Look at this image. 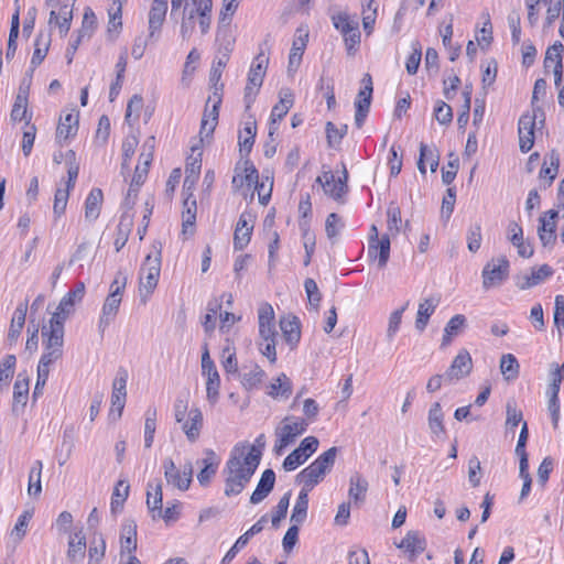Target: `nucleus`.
<instances>
[{
    "instance_id": "nucleus-1",
    "label": "nucleus",
    "mask_w": 564,
    "mask_h": 564,
    "mask_svg": "<svg viewBox=\"0 0 564 564\" xmlns=\"http://www.w3.org/2000/svg\"><path fill=\"white\" fill-rule=\"evenodd\" d=\"M247 446L236 445L226 462L223 469L226 497L241 494L260 465V452L253 447L247 452Z\"/></svg>"
},
{
    "instance_id": "nucleus-2",
    "label": "nucleus",
    "mask_w": 564,
    "mask_h": 564,
    "mask_svg": "<svg viewBox=\"0 0 564 564\" xmlns=\"http://www.w3.org/2000/svg\"><path fill=\"white\" fill-rule=\"evenodd\" d=\"M336 455L337 447L328 448L297 475V480L307 489H313L332 470Z\"/></svg>"
},
{
    "instance_id": "nucleus-3",
    "label": "nucleus",
    "mask_w": 564,
    "mask_h": 564,
    "mask_svg": "<svg viewBox=\"0 0 564 564\" xmlns=\"http://www.w3.org/2000/svg\"><path fill=\"white\" fill-rule=\"evenodd\" d=\"M126 283V275H123L121 272H118L115 280L110 284L109 294L106 297L101 308L98 323V329L101 334H104L106 328L115 321L118 314Z\"/></svg>"
},
{
    "instance_id": "nucleus-4",
    "label": "nucleus",
    "mask_w": 564,
    "mask_h": 564,
    "mask_svg": "<svg viewBox=\"0 0 564 564\" xmlns=\"http://www.w3.org/2000/svg\"><path fill=\"white\" fill-rule=\"evenodd\" d=\"M292 420L291 416L284 417L282 425L275 429L276 440L273 447L275 455H282L284 449L307 430L308 423L304 419Z\"/></svg>"
},
{
    "instance_id": "nucleus-5",
    "label": "nucleus",
    "mask_w": 564,
    "mask_h": 564,
    "mask_svg": "<svg viewBox=\"0 0 564 564\" xmlns=\"http://www.w3.org/2000/svg\"><path fill=\"white\" fill-rule=\"evenodd\" d=\"M509 261L506 257H500L489 261L482 269V286L489 290L499 286L509 275Z\"/></svg>"
},
{
    "instance_id": "nucleus-6",
    "label": "nucleus",
    "mask_w": 564,
    "mask_h": 564,
    "mask_svg": "<svg viewBox=\"0 0 564 564\" xmlns=\"http://www.w3.org/2000/svg\"><path fill=\"white\" fill-rule=\"evenodd\" d=\"M161 271V253L155 257L148 254L140 270V293L145 291L147 295L151 294L158 285Z\"/></svg>"
},
{
    "instance_id": "nucleus-7",
    "label": "nucleus",
    "mask_w": 564,
    "mask_h": 564,
    "mask_svg": "<svg viewBox=\"0 0 564 564\" xmlns=\"http://www.w3.org/2000/svg\"><path fill=\"white\" fill-rule=\"evenodd\" d=\"M347 181L348 172L345 165H343V176L336 178L332 171H327L316 180L317 183L322 184L325 194L339 203L344 202V196L348 191Z\"/></svg>"
},
{
    "instance_id": "nucleus-8",
    "label": "nucleus",
    "mask_w": 564,
    "mask_h": 564,
    "mask_svg": "<svg viewBox=\"0 0 564 564\" xmlns=\"http://www.w3.org/2000/svg\"><path fill=\"white\" fill-rule=\"evenodd\" d=\"M318 445L319 442L315 436H307L302 440L299 447L284 458L282 465L284 470L292 471L304 464L317 451Z\"/></svg>"
},
{
    "instance_id": "nucleus-9",
    "label": "nucleus",
    "mask_w": 564,
    "mask_h": 564,
    "mask_svg": "<svg viewBox=\"0 0 564 564\" xmlns=\"http://www.w3.org/2000/svg\"><path fill=\"white\" fill-rule=\"evenodd\" d=\"M361 84L362 88L355 100V124L358 129L364 126L369 113L373 91L372 78L369 74L364 75Z\"/></svg>"
},
{
    "instance_id": "nucleus-10",
    "label": "nucleus",
    "mask_w": 564,
    "mask_h": 564,
    "mask_svg": "<svg viewBox=\"0 0 564 564\" xmlns=\"http://www.w3.org/2000/svg\"><path fill=\"white\" fill-rule=\"evenodd\" d=\"M202 371L207 377L206 393L209 402L215 403L219 395L220 378L214 361L209 356L207 345L202 355Z\"/></svg>"
},
{
    "instance_id": "nucleus-11",
    "label": "nucleus",
    "mask_w": 564,
    "mask_h": 564,
    "mask_svg": "<svg viewBox=\"0 0 564 564\" xmlns=\"http://www.w3.org/2000/svg\"><path fill=\"white\" fill-rule=\"evenodd\" d=\"M280 100L273 106L270 115L269 138L272 139L278 131V122L281 121L289 110L292 108L294 98L290 89H281L279 93Z\"/></svg>"
},
{
    "instance_id": "nucleus-12",
    "label": "nucleus",
    "mask_w": 564,
    "mask_h": 564,
    "mask_svg": "<svg viewBox=\"0 0 564 564\" xmlns=\"http://www.w3.org/2000/svg\"><path fill=\"white\" fill-rule=\"evenodd\" d=\"M536 118L538 116L534 109L533 113H524L519 119V148L523 153L529 152L534 144V129Z\"/></svg>"
},
{
    "instance_id": "nucleus-13",
    "label": "nucleus",
    "mask_w": 564,
    "mask_h": 564,
    "mask_svg": "<svg viewBox=\"0 0 564 564\" xmlns=\"http://www.w3.org/2000/svg\"><path fill=\"white\" fill-rule=\"evenodd\" d=\"M42 337L45 350H54L63 354L64 323L50 319L48 327L43 326Z\"/></svg>"
},
{
    "instance_id": "nucleus-14",
    "label": "nucleus",
    "mask_w": 564,
    "mask_h": 564,
    "mask_svg": "<svg viewBox=\"0 0 564 564\" xmlns=\"http://www.w3.org/2000/svg\"><path fill=\"white\" fill-rule=\"evenodd\" d=\"M259 335L261 340H276L274 311L269 303H262L258 310Z\"/></svg>"
},
{
    "instance_id": "nucleus-15",
    "label": "nucleus",
    "mask_w": 564,
    "mask_h": 564,
    "mask_svg": "<svg viewBox=\"0 0 564 564\" xmlns=\"http://www.w3.org/2000/svg\"><path fill=\"white\" fill-rule=\"evenodd\" d=\"M473 369V360L469 352L465 349L460 350L452 361V365L445 372V382L459 380L470 373Z\"/></svg>"
},
{
    "instance_id": "nucleus-16",
    "label": "nucleus",
    "mask_w": 564,
    "mask_h": 564,
    "mask_svg": "<svg viewBox=\"0 0 564 564\" xmlns=\"http://www.w3.org/2000/svg\"><path fill=\"white\" fill-rule=\"evenodd\" d=\"M554 270L549 264H542L539 268H532L530 274H518L514 276L516 285L520 290H528L535 285L541 284L546 279L551 278Z\"/></svg>"
},
{
    "instance_id": "nucleus-17",
    "label": "nucleus",
    "mask_w": 564,
    "mask_h": 564,
    "mask_svg": "<svg viewBox=\"0 0 564 564\" xmlns=\"http://www.w3.org/2000/svg\"><path fill=\"white\" fill-rule=\"evenodd\" d=\"M558 216V212L555 209L547 210L544 216H541L539 221L540 225L538 227L539 238L544 247L553 246L556 241V221L555 219Z\"/></svg>"
},
{
    "instance_id": "nucleus-18",
    "label": "nucleus",
    "mask_w": 564,
    "mask_h": 564,
    "mask_svg": "<svg viewBox=\"0 0 564 564\" xmlns=\"http://www.w3.org/2000/svg\"><path fill=\"white\" fill-rule=\"evenodd\" d=\"M267 522H268V516L264 514L249 530H247L242 535H240L237 539V541L235 542V544L229 549V551L223 557L221 564H229L235 558L237 553L243 546L247 545V543L249 542L250 538H252L253 535L260 533L263 530L264 524Z\"/></svg>"
},
{
    "instance_id": "nucleus-19",
    "label": "nucleus",
    "mask_w": 564,
    "mask_h": 564,
    "mask_svg": "<svg viewBox=\"0 0 564 564\" xmlns=\"http://www.w3.org/2000/svg\"><path fill=\"white\" fill-rule=\"evenodd\" d=\"M397 547L404 551L410 561H414L425 550L426 540L419 531H409Z\"/></svg>"
},
{
    "instance_id": "nucleus-20",
    "label": "nucleus",
    "mask_w": 564,
    "mask_h": 564,
    "mask_svg": "<svg viewBox=\"0 0 564 564\" xmlns=\"http://www.w3.org/2000/svg\"><path fill=\"white\" fill-rule=\"evenodd\" d=\"M167 0H153L149 11V39L156 37L165 21Z\"/></svg>"
},
{
    "instance_id": "nucleus-21",
    "label": "nucleus",
    "mask_w": 564,
    "mask_h": 564,
    "mask_svg": "<svg viewBox=\"0 0 564 564\" xmlns=\"http://www.w3.org/2000/svg\"><path fill=\"white\" fill-rule=\"evenodd\" d=\"M390 246H391V242H390L389 235H383L377 241L369 240L368 257L371 260H377L378 267L380 269H383L389 261Z\"/></svg>"
},
{
    "instance_id": "nucleus-22",
    "label": "nucleus",
    "mask_w": 564,
    "mask_h": 564,
    "mask_svg": "<svg viewBox=\"0 0 564 564\" xmlns=\"http://www.w3.org/2000/svg\"><path fill=\"white\" fill-rule=\"evenodd\" d=\"M560 167V155L555 150L546 154L544 163L540 170L539 178L542 181V187L547 188L555 180Z\"/></svg>"
},
{
    "instance_id": "nucleus-23",
    "label": "nucleus",
    "mask_w": 564,
    "mask_h": 564,
    "mask_svg": "<svg viewBox=\"0 0 564 564\" xmlns=\"http://www.w3.org/2000/svg\"><path fill=\"white\" fill-rule=\"evenodd\" d=\"M308 40V32L303 28L296 30V36L293 41L292 50L289 56L288 69L296 70L301 64L304 50Z\"/></svg>"
},
{
    "instance_id": "nucleus-24",
    "label": "nucleus",
    "mask_w": 564,
    "mask_h": 564,
    "mask_svg": "<svg viewBox=\"0 0 564 564\" xmlns=\"http://www.w3.org/2000/svg\"><path fill=\"white\" fill-rule=\"evenodd\" d=\"M164 477L169 485L176 487L177 489L185 491L189 488L192 479L181 473L172 458H165L163 462Z\"/></svg>"
},
{
    "instance_id": "nucleus-25",
    "label": "nucleus",
    "mask_w": 564,
    "mask_h": 564,
    "mask_svg": "<svg viewBox=\"0 0 564 564\" xmlns=\"http://www.w3.org/2000/svg\"><path fill=\"white\" fill-rule=\"evenodd\" d=\"M275 484V473L272 469H265L257 485L256 490L250 497L252 505H258L263 501L273 490Z\"/></svg>"
},
{
    "instance_id": "nucleus-26",
    "label": "nucleus",
    "mask_w": 564,
    "mask_h": 564,
    "mask_svg": "<svg viewBox=\"0 0 564 564\" xmlns=\"http://www.w3.org/2000/svg\"><path fill=\"white\" fill-rule=\"evenodd\" d=\"M427 424L433 437L443 438L446 435L444 413L440 402L431 405L427 414Z\"/></svg>"
},
{
    "instance_id": "nucleus-27",
    "label": "nucleus",
    "mask_w": 564,
    "mask_h": 564,
    "mask_svg": "<svg viewBox=\"0 0 564 564\" xmlns=\"http://www.w3.org/2000/svg\"><path fill=\"white\" fill-rule=\"evenodd\" d=\"M205 455L206 457L202 459L204 467L197 475V480L203 487L208 486L212 478L216 475L220 462L213 449H206Z\"/></svg>"
},
{
    "instance_id": "nucleus-28",
    "label": "nucleus",
    "mask_w": 564,
    "mask_h": 564,
    "mask_svg": "<svg viewBox=\"0 0 564 564\" xmlns=\"http://www.w3.org/2000/svg\"><path fill=\"white\" fill-rule=\"evenodd\" d=\"M182 430L189 442H195L203 427V413L198 408H193L188 412V419L182 422Z\"/></svg>"
},
{
    "instance_id": "nucleus-29",
    "label": "nucleus",
    "mask_w": 564,
    "mask_h": 564,
    "mask_svg": "<svg viewBox=\"0 0 564 564\" xmlns=\"http://www.w3.org/2000/svg\"><path fill=\"white\" fill-rule=\"evenodd\" d=\"M147 507L153 520H156V511L163 507L162 482L160 479L147 485Z\"/></svg>"
},
{
    "instance_id": "nucleus-30",
    "label": "nucleus",
    "mask_w": 564,
    "mask_h": 564,
    "mask_svg": "<svg viewBox=\"0 0 564 564\" xmlns=\"http://www.w3.org/2000/svg\"><path fill=\"white\" fill-rule=\"evenodd\" d=\"M121 553L131 554L137 550V523L132 519H127L121 525L120 532Z\"/></svg>"
},
{
    "instance_id": "nucleus-31",
    "label": "nucleus",
    "mask_w": 564,
    "mask_h": 564,
    "mask_svg": "<svg viewBox=\"0 0 564 564\" xmlns=\"http://www.w3.org/2000/svg\"><path fill=\"white\" fill-rule=\"evenodd\" d=\"M220 105L221 104L213 102L212 109L208 110V105L206 104L199 131L202 142H204L205 139L212 137V134L214 133V130L218 121Z\"/></svg>"
},
{
    "instance_id": "nucleus-32",
    "label": "nucleus",
    "mask_w": 564,
    "mask_h": 564,
    "mask_svg": "<svg viewBox=\"0 0 564 564\" xmlns=\"http://www.w3.org/2000/svg\"><path fill=\"white\" fill-rule=\"evenodd\" d=\"M268 64L269 58L264 56L263 53L257 55L251 64L247 82L252 84L257 89H260V87L262 86Z\"/></svg>"
},
{
    "instance_id": "nucleus-33",
    "label": "nucleus",
    "mask_w": 564,
    "mask_h": 564,
    "mask_svg": "<svg viewBox=\"0 0 564 564\" xmlns=\"http://www.w3.org/2000/svg\"><path fill=\"white\" fill-rule=\"evenodd\" d=\"M425 162L430 164L431 172H436L440 163V153L436 148L421 143L417 169L423 175L426 173Z\"/></svg>"
},
{
    "instance_id": "nucleus-34",
    "label": "nucleus",
    "mask_w": 564,
    "mask_h": 564,
    "mask_svg": "<svg viewBox=\"0 0 564 564\" xmlns=\"http://www.w3.org/2000/svg\"><path fill=\"white\" fill-rule=\"evenodd\" d=\"M104 194L100 188H93L85 200V218L95 221L100 214Z\"/></svg>"
},
{
    "instance_id": "nucleus-35",
    "label": "nucleus",
    "mask_w": 564,
    "mask_h": 564,
    "mask_svg": "<svg viewBox=\"0 0 564 564\" xmlns=\"http://www.w3.org/2000/svg\"><path fill=\"white\" fill-rule=\"evenodd\" d=\"M28 312V301L20 303L13 314L10 328L8 332V340L10 343H15L19 338L22 328L25 324V316Z\"/></svg>"
},
{
    "instance_id": "nucleus-36",
    "label": "nucleus",
    "mask_w": 564,
    "mask_h": 564,
    "mask_svg": "<svg viewBox=\"0 0 564 564\" xmlns=\"http://www.w3.org/2000/svg\"><path fill=\"white\" fill-rule=\"evenodd\" d=\"M29 397V379L28 377L19 373L13 386V404L12 411L15 413L19 406H25Z\"/></svg>"
},
{
    "instance_id": "nucleus-37",
    "label": "nucleus",
    "mask_w": 564,
    "mask_h": 564,
    "mask_svg": "<svg viewBox=\"0 0 564 564\" xmlns=\"http://www.w3.org/2000/svg\"><path fill=\"white\" fill-rule=\"evenodd\" d=\"M78 130V113H67L56 129V140L58 142L66 141L69 137L77 133Z\"/></svg>"
},
{
    "instance_id": "nucleus-38",
    "label": "nucleus",
    "mask_w": 564,
    "mask_h": 564,
    "mask_svg": "<svg viewBox=\"0 0 564 564\" xmlns=\"http://www.w3.org/2000/svg\"><path fill=\"white\" fill-rule=\"evenodd\" d=\"M256 134L257 122L256 119L250 117V119L245 122L243 129L239 132V147L241 153L248 155L251 152Z\"/></svg>"
},
{
    "instance_id": "nucleus-39",
    "label": "nucleus",
    "mask_w": 564,
    "mask_h": 564,
    "mask_svg": "<svg viewBox=\"0 0 564 564\" xmlns=\"http://www.w3.org/2000/svg\"><path fill=\"white\" fill-rule=\"evenodd\" d=\"M280 327L285 341L291 348L295 347L301 338L300 321L297 317L294 316L292 319L282 318L280 321Z\"/></svg>"
},
{
    "instance_id": "nucleus-40",
    "label": "nucleus",
    "mask_w": 564,
    "mask_h": 564,
    "mask_svg": "<svg viewBox=\"0 0 564 564\" xmlns=\"http://www.w3.org/2000/svg\"><path fill=\"white\" fill-rule=\"evenodd\" d=\"M311 490L312 489H307L305 486H303L292 510L290 518L291 523L302 524L306 520L308 509V491Z\"/></svg>"
},
{
    "instance_id": "nucleus-41",
    "label": "nucleus",
    "mask_w": 564,
    "mask_h": 564,
    "mask_svg": "<svg viewBox=\"0 0 564 564\" xmlns=\"http://www.w3.org/2000/svg\"><path fill=\"white\" fill-rule=\"evenodd\" d=\"M192 2L196 7L200 32L206 34L212 24L213 0H196Z\"/></svg>"
},
{
    "instance_id": "nucleus-42",
    "label": "nucleus",
    "mask_w": 564,
    "mask_h": 564,
    "mask_svg": "<svg viewBox=\"0 0 564 564\" xmlns=\"http://www.w3.org/2000/svg\"><path fill=\"white\" fill-rule=\"evenodd\" d=\"M182 234L184 237L193 236L195 232V221H196V200L192 202L185 199L184 202V210L182 214Z\"/></svg>"
},
{
    "instance_id": "nucleus-43",
    "label": "nucleus",
    "mask_w": 564,
    "mask_h": 564,
    "mask_svg": "<svg viewBox=\"0 0 564 564\" xmlns=\"http://www.w3.org/2000/svg\"><path fill=\"white\" fill-rule=\"evenodd\" d=\"M438 299H425L419 304L415 327L417 330L423 332L429 323L430 316L434 313Z\"/></svg>"
},
{
    "instance_id": "nucleus-44",
    "label": "nucleus",
    "mask_w": 564,
    "mask_h": 564,
    "mask_svg": "<svg viewBox=\"0 0 564 564\" xmlns=\"http://www.w3.org/2000/svg\"><path fill=\"white\" fill-rule=\"evenodd\" d=\"M292 393V382L285 373H281L274 382L269 386L268 394L274 399H288Z\"/></svg>"
},
{
    "instance_id": "nucleus-45",
    "label": "nucleus",
    "mask_w": 564,
    "mask_h": 564,
    "mask_svg": "<svg viewBox=\"0 0 564 564\" xmlns=\"http://www.w3.org/2000/svg\"><path fill=\"white\" fill-rule=\"evenodd\" d=\"M349 484V498H351L356 503L364 502L369 486L367 479L364 478L360 474L356 473L350 477Z\"/></svg>"
},
{
    "instance_id": "nucleus-46",
    "label": "nucleus",
    "mask_w": 564,
    "mask_h": 564,
    "mask_svg": "<svg viewBox=\"0 0 564 564\" xmlns=\"http://www.w3.org/2000/svg\"><path fill=\"white\" fill-rule=\"evenodd\" d=\"M197 17L196 7L189 8L188 3L183 7L181 19V36L183 40H188L195 29V19Z\"/></svg>"
},
{
    "instance_id": "nucleus-47",
    "label": "nucleus",
    "mask_w": 564,
    "mask_h": 564,
    "mask_svg": "<svg viewBox=\"0 0 564 564\" xmlns=\"http://www.w3.org/2000/svg\"><path fill=\"white\" fill-rule=\"evenodd\" d=\"M147 175V167H141V165H137L130 187L124 199L127 205L132 206L134 204L139 188L144 183Z\"/></svg>"
},
{
    "instance_id": "nucleus-48",
    "label": "nucleus",
    "mask_w": 564,
    "mask_h": 564,
    "mask_svg": "<svg viewBox=\"0 0 564 564\" xmlns=\"http://www.w3.org/2000/svg\"><path fill=\"white\" fill-rule=\"evenodd\" d=\"M51 43V35L40 32L35 39V50L31 59V65L37 67L46 56Z\"/></svg>"
},
{
    "instance_id": "nucleus-49",
    "label": "nucleus",
    "mask_w": 564,
    "mask_h": 564,
    "mask_svg": "<svg viewBox=\"0 0 564 564\" xmlns=\"http://www.w3.org/2000/svg\"><path fill=\"white\" fill-rule=\"evenodd\" d=\"M466 325V317L462 314L453 316L444 328V335L442 338V346L451 344L452 338L459 334L463 327Z\"/></svg>"
},
{
    "instance_id": "nucleus-50",
    "label": "nucleus",
    "mask_w": 564,
    "mask_h": 564,
    "mask_svg": "<svg viewBox=\"0 0 564 564\" xmlns=\"http://www.w3.org/2000/svg\"><path fill=\"white\" fill-rule=\"evenodd\" d=\"M86 549V538L82 532H77L69 539L67 557L75 563L78 558H83Z\"/></svg>"
},
{
    "instance_id": "nucleus-51",
    "label": "nucleus",
    "mask_w": 564,
    "mask_h": 564,
    "mask_svg": "<svg viewBox=\"0 0 564 564\" xmlns=\"http://www.w3.org/2000/svg\"><path fill=\"white\" fill-rule=\"evenodd\" d=\"M500 371L507 381H513L518 378L520 365L512 354H506L501 357Z\"/></svg>"
},
{
    "instance_id": "nucleus-52",
    "label": "nucleus",
    "mask_w": 564,
    "mask_h": 564,
    "mask_svg": "<svg viewBox=\"0 0 564 564\" xmlns=\"http://www.w3.org/2000/svg\"><path fill=\"white\" fill-rule=\"evenodd\" d=\"M106 541L101 533H95L88 550L89 564H99L105 556Z\"/></svg>"
},
{
    "instance_id": "nucleus-53",
    "label": "nucleus",
    "mask_w": 564,
    "mask_h": 564,
    "mask_svg": "<svg viewBox=\"0 0 564 564\" xmlns=\"http://www.w3.org/2000/svg\"><path fill=\"white\" fill-rule=\"evenodd\" d=\"M265 377L264 370L259 365H252L241 376V383L247 390L257 388Z\"/></svg>"
},
{
    "instance_id": "nucleus-54",
    "label": "nucleus",
    "mask_w": 564,
    "mask_h": 564,
    "mask_svg": "<svg viewBox=\"0 0 564 564\" xmlns=\"http://www.w3.org/2000/svg\"><path fill=\"white\" fill-rule=\"evenodd\" d=\"M43 464L41 460H35L33 466L31 467L29 475V486L28 492L30 496L37 497L42 492L41 485V475H42Z\"/></svg>"
},
{
    "instance_id": "nucleus-55",
    "label": "nucleus",
    "mask_w": 564,
    "mask_h": 564,
    "mask_svg": "<svg viewBox=\"0 0 564 564\" xmlns=\"http://www.w3.org/2000/svg\"><path fill=\"white\" fill-rule=\"evenodd\" d=\"M221 74H223V70H220V68L212 67V70L209 74V82L212 84L213 95L209 96V98L207 100V105L209 102L221 104V101H223L224 84L220 83Z\"/></svg>"
},
{
    "instance_id": "nucleus-56",
    "label": "nucleus",
    "mask_w": 564,
    "mask_h": 564,
    "mask_svg": "<svg viewBox=\"0 0 564 564\" xmlns=\"http://www.w3.org/2000/svg\"><path fill=\"white\" fill-rule=\"evenodd\" d=\"M76 303L77 302L66 293L59 301L57 310L52 315L51 319L65 323V321L74 313Z\"/></svg>"
},
{
    "instance_id": "nucleus-57",
    "label": "nucleus",
    "mask_w": 564,
    "mask_h": 564,
    "mask_svg": "<svg viewBox=\"0 0 564 564\" xmlns=\"http://www.w3.org/2000/svg\"><path fill=\"white\" fill-rule=\"evenodd\" d=\"M300 229L304 239L305 259L304 265L307 267L311 263L312 254L315 250V235L311 231L307 221L300 223Z\"/></svg>"
},
{
    "instance_id": "nucleus-58",
    "label": "nucleus",
    "mask_w": 564,
    "mask_h": 564,
    "mask_svg": "<svg viewBox=\"0 0 564 564\" xmlns=\"http://www.w3.org/2000/svg\"><path fill=\"white\" fill-rule=\"evenodd\" d=\"M345 40V45L348 55H354L359 43H360V32L359 26L357 24H346L345 33H341Z\"/></svg>"
},
{
    "instance_id": "nucleus-59",
    "label": "nucleus",
    "mask_w": 564,
    "mask_h": 564,
    "mask_svg": "<svg viewBox=\"0 0 564 564\" xmlns=\"http://www.w3.org/2000/svg\"><path fill=\"white\" fill-rule=\"evenodd\" d=\"M128 495L129 485L123 480H119L111 496L110 507L113 513L122 509L123 503L128 498Z\"/></svg>"
},
{
    "instance_id": "nucleus-60",
    "label": "nucleus",
    "mask_w": 564,
    "mask_h": 564,
    "mask_svg": "<svg viewBox=\"0 0 564 564\" xmlns=\"http://www.w3.org/2000/svg\"><path fill=\"white\" fill-rule=\"evenodd\" d=\"M217 41L219 42L218 52L224 55V57L229 56L234 50L235 40L229 34V31L223 29L220 24L217 30Z\"/></svg>"
},
{
    "instance_id": "nucleus-61",
    "label": "nucleus",
    "mask_w": 564,
    "mask_h": 564,
    "mask_svg": "<svg viewBox=\"0 0 564 564\" xmlns=\"http://www.w3.org/2000/svg\"><path fill=\"white\" fill-rule=\"evenodd\" d=\"M143 107L141 95H133L127 105L124 120L131 126L139 118V112Z\"/></svg>"
},
{
    "instance_id": "nucleus-62",
    "label": "nucleus",
    "mask_w": 564,
    "mask_h": 564,
    "mask_svg": "<svg viewBox=\"0 0 564 564\" xmlns=\"http://www.w3.org/2000/svg\"><path fill=\"white\" fill-rule=\"evenodd\" d=\"M291 491L285 492L279 500L275 510L272 514V525L279 527L282 519L286 517L289 505H290Z\"/></svg>"
},
{
    "instance_id": "nucleus-63",
    "label": "nucleus",
    "mask_w": 564,
    "mask_h": 564,
    "mask_svg": "<svg viewBox=\"0 0 564 564\" xmlns=\"http://www.w3.org/2000/svg\"><path fill=\"white\" fill-rule=\"evenodd\" d=\"M348 127L347 124L337 128L333 122L328 121L326 123V137L329 147H334L339 144L341 139L347 133Z\"/></svg>"
},
{
    "instance_id": "nucleus-64",
    "label": "nucleus",
    "mask_w": 564,
    "mask_h": 564,
    "mask_svg": "<svg viewBox=\"0 0 564 564\" xmlns=\"http://www.w3.org/2000/svg\"><path fill=\"white\" fill-rule=\"evenodd\" d=\"M96 23L97 19L94 11L90 8H86L83 17L82 28L78 31V36L90 37L96 28Z\"/></svg>"
}]
</instances>
